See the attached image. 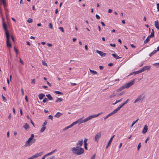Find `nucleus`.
I'll return each mask as SVG.
<instances>
[{"mask_svg":"<svg viewBox=\"0 0 159 159\" xmlns=\"http://www.w3.org/2000/svg\"><path fill=\"white\" fill-rule=\"evenodd\" d=\"M71 151L74 154L77 155H80L83 154L84 152V149L81 148L73 147L72 148Z\"/></svg>","mask_w":159,"mask_h":159,"instance_id":"nucleus-1","label":"nucleus"},{"mask_svg":"<svg viewBox=\"0 0 159 159\" xmlns=\"http://www.w3.org/2000/svg\"><path fill=\"white\" fill-rule=\"evenodd\" d=\"M2 26L3 28L5 31V35L7 38L6 40H9L10 34L8 30L7 29V24L4 22V19L2 18Z\"/></svg>","mask_w":159,"mask_h":159,"instance_id":"nucleus-2","label":"nucleus"},{"mask_svg":"<svg viewBox=\"0 0 159 159\" xmlns=\"http://www.w3.org/2000/svg\"><path fill=\"white\" fill-rule=\"evenodd\" d=\"M36 140V139L32 138L30 137L28 139V140L26 141L25 144L24 146V147L29 146L31 144L34 143Z\"/></svg>","mask_w":159,"mask_h":159,"instance_id":"nucleus-3","label":"nucleus"},{"mask_svg":"<svg viewBox=\"0 0 159 159\" xmlns=\"http://www.w3.org/2000/svg\"><path fill=\"white\" fill-rule=\"evenodd\" d=\"M102 113L101 112V113H99L98 114H94V115H91L89 116L88 117H87L85 118V119H84L83 120L84 123H85V122L89 120H90V119H92L93 118L96 117L98 116H99L100 115H101Z\"/></svg>","mask_w":159,"mask_h":159,"instance_id":"nucleus-4","label":"nucleus"},{"mask_svg":"<svg viewBox=\"0 0 159 159\" xmlns=\"http://www.w3.org/2000/svg\"><path fill=\"white\" fill-rule=\"evenodd\" d=\"M135 80V79H134L133 80H132L131 82H128L124 84V85L125 87V88H128L129 87L132 86L133 85L134 83V81Z\"/></svg>","mask_w":159,"mask_h":159,"instance_id":"nucleus-5","label":"nucleus"},{"mask_svg":"<svg viewBox=\"0 0 159 159\" xmlns=\"http://www.w3.org/2000/svg\"><path fill=\"white\" fill-rule=\"evenodd\" d=\"M129 99H128L124 102L122 103L116 109H115L114 110L116 112H117L124 105H125V104H127L128 103V102H129Z\"/></svg>","mask_w":159,"mask_h":159,"instance_id":"nucleus-6","label":"nucleus"},{"mask_svg":"<svg viewBox=\"0 0 159 159\" xmlns=\"http://www.w3.org/2000/svg\"><path fill=\"white\" fill-rule=\"evenodd\" d=\"M144 98V97H143L142 95H140L135 100L134 103H136L138 102H142Z\"/></svg>","mask_w":159,"mask_h":159,"instance_id":"nucleus-7","label":"nucleus"},{"mask_svg":"<svg viewBox=\"0 0 159 159\" xmlns=\"http://www.w3.org/2000/svg\"><path fill=\"white\" fill-rule=\"evenodd\" d=\"M101 136V133L100 132L98 133L94 137V141L98 142V140L100 138Z\"/></svg>","mask_w":159,"mask_h":159,"instance_id":"nucleus-8","label":"nucleus"},{"mask_svg":"<svg viewBox=\"0 0 159 159\" xmlns=\"http://www.w3.org/2000/svg\"><path fill=\"white\" fill-rule=\"evenodd\" d=\"M96 52L102 57H105L106 55L105 53H104L102 51H99L98 50H96Z\"/></svg>","mask_w":159,"mask_h":159,"instance_id":"nucleus-9","label":"nucleus"},{"mask_svg":"<svg viewBox=\"0 0 159 159\" xmlns=\"http://www.w3.org/2000/svg\"><path fill=\"white\" fill-rule=\"evenodd\" d=\"M83 140L82 139L81 140L79 141L78 142L76 143V147L77 148H80L83 145Z\"/></svg>","mask_w":159,"mask_h":159,"instance_id":"nucleus-10","label":"nucleus"},{"mask_svg":"<svg viewBox=\"0 0 159 159\" xmlns=\"http://www.w3.org/2000/svg\"><path fill=\"white\" fill-rule=\"evenodd\" d=\"M154 31L153 30H152V32H151V34L150 35L148 36L147 38L145 40H149V39L152 37H154Z\"/></svg>","mask_w":159,"mask_h":159,"instance_id":"nucleus-11","label":"nucleus"},{"mask_svg":"<svg viewBox=\"0 0 159 159\" xmlns=\"http://www.w3.org/2000/svg\"><path fill=\"white\" fill-rule=\"evenodd\" d=\"M114 136H115V135H114L113 136H112L110 140L109 141L108 143L107 144V145L106 147V149L107 148H108V147H109V146L110 145V144L111 143V142L112 141L113 139V138L114 137Z\"/></svg>","mask_w":159,"mask_h":159,"instance_id":"nucleus-12","label":"nucleus"},{"mask_svg":"<svg viewBox=\"0 0 159 159\" xmlns=\"http://www.w3.org/2000/svg\"><path fill=\"white\" fill-rule=\"evenodd\" d=\"M116 112L114 110L113 111L110 113V114H108L107 116L104 118V120L106 119L107 118L109 117L110 116H112L115 113H116Z\"/></svg>","mask_w":159,"mask_h":159,"instance_id":"nucleus-13","label":"nucleus"},{"mask_svg":"<svg viewBox=\"0 0 159 159\" xmlns=\"http://www.w3.org/2000/svg\"><path fill=\"white\" fill-rule=\"evenodd\" d=\"M148 129V127L146 125H145L144 126V127L143 128V130L142 132V133H143V134H145L147 132Z\"/></svg>","mask_w":159,"mask_h":159,"instance_id":"nucleus-14","label":"nucleus"},{"mask_svg":"<svg viewBox=\"0 0 159 159\" xmlns=\"http://www.w3.org/2000/svg\"><path fill=\"white\" fill-rule=\"evenodd\" d=\"M10 40H6L7 46L9 48L12 47V44L10 41Z\"/></svg>","mask_w":159,"mask_h":159,"instance_id":"nucleus-15","label":"nucleus"},{"mask_svg":"<svg viewBox=\"0 0 159 159\" xmlns=\"http://www.w3.org/2000/svg\"><path fill=\"white\" fill-rule=\"evenodd\" d=\"M155 26L156 27L158 30H159V23L158 20L154 22Z\"/></svg>","mask_w":159,"mask_h":159,"instance_id":"nucleus-16","label":"nucleus"},{"mask_svg":"<svg viewBox=\"0 0 159 159\" xmlns=\"http://www.w3.org/2000/svg\"><path fill=\"white\" fill-rule=\"evenodd\" d=\"M62 115V113H60L59 112H58L57 113V114L55 115L54 116L57 118H59L60 116H61Z\"/></svg>","mask_w":159,"mask_h":159,"instance_id":"nucleus-17","label":"nucleus"},{"mask_svg":"<svg viewBox=\"0 0 159 159\" xmlns=\"http://www.w3.org/2000/svg\"><path fill=\"white\" fill-rule=\"evenodd\" d=\"M45 96V95L43 93L39 94V98L40 100H42L43 98Z\"/></svg>","mask_w":159,"mask_h":159,"instance_id":"nucleus-18","label":"nucleus"},{"mask_svg":"<svg viewBox=\"0 0 159 159\" xmlns=\"http://www.w3.org/2000/svg\"><path fill=\"white\" fill-rule=\"evenodd\" d=\"M78 124L80 125L82 123H84L83 118H79L77 120Z\"/></svg>","mask_w":159,"mask_h":159,"instance_id":"nucleus-19","label":"nucleus"},{"mask_svg":"<svg viewBox=\"0 0 159 159\" xmlns=\"http://www.w3.org/2000/svg\"><path fill=\"white\" fill-rule=\"evenodd\" d=\"M23 128L27 130L29 128V125L27 123H25L23 126Z\"/></svg>","mask_w":159,"mask_h":159,"instance_id":"nucleus-20","label":"nucleus"},{"mask_svg":"<svg viewBox=\"0 0 159 159\" xmlns=\"http://www.w3.org/2000/svg\"><path fill=\"white\" fill-rule=\"evenodd\" d=\"M125 88L124 85L123 86H122L120 88L117 89V90H116V91L118 92L119 91H121L122 90H123L124 89H125Z\"/></svg>","mask_w":159,"mask_h":159,"instance_id":"nucleus-21","label":"nucleus"},{"mask_svg":"<svg viewBox=\"0 0 159 159\" xmlns=\"http://www.w3.org/2000/svg\"><path fill=\"white\" fill-rule=\"evenodd\" d=\"M46 96L50 100H52L53 98L51 96V95L49 94H48L46 95Z\"/></svg>","mask_w":159,"mask_h":159,"instance_id":"nucleus-22","label":"nucleus"},{"mask_svg":"<svg viewBox=\"0 0 159 159\" xmlns=\"http://www.w3.org/2000/svg\"><path fill=\"white\" fill-rule=\"evenodd\" d=\"M5 14L6 15V16L7 18V16H9L8 13V10L7 8H5Z\"/></svg>","mask_w":159,"mask_h":159,"instance_id":"nucleus-23","label":"nucleus"},{"mask_svg":"<svg viewBox=\"0 0 159 159\" xmlns=\"http://www.w3.org/2000/svg\"><path fill=\"white\" fill-rule=\"evenodd\" d=\"M90 72L93 75H96L97 74V72L95 71L92 70L90 69H89Z\"/></svg>","mask_w":159,"mask_h":159,"instance_id":"nucleus-24","label":"nucleus"},{"mask_svg":"<svg viewBox=\"0 0 159 159\" xmlns=\"http://www.w3.org/2000/svg\"><path fill=\"white\" fill-rule=\"evenodd\" d=\"M112 56L114 58H116L117 59H119V58H120V57L119 56L117 55L116 54H112Z\"/></svg>","mask_w":159,"mask_h":159,"instance_id":"nucleus-25","label":"nucleus"},{"mask_svg":"<svg viewBox=\"0 0 159 159\" xmlns=\"http://www.w3.org/2000/svg\"><path fill=\"white\" fill-rule=\"evenodd\" d=\"M63 100L61 98H57V99L56 101V102H61Z\"/></svg>","mask_w":159,"mask_h":159,"instance_id":"nucleus-26","label":"nucleus"},{"mask_svg":"<svg viewBox=\"0 0 159 159\" xmlns=\"http://www.w3.org/2000/svg\"><path fill=\"white\" fill-rule=\"evenodd\" d=\"M157 51L155 50L153 51L152 52H151L149 54V56L150 57L152 56L154 54L157 52Z\"/></svg>","mask_w":159,"mask_h":159,"instance_id":"nucleus-27","label":"nucleus"},{"mask_svg":"<svg viewBox=\"0 0 159 159\" xmlns=\"http://www.w3.org/2000/svg\"><path fill=\"white\" fill-rule=\"evenodd\" d=\"M143 70H144V71L146 70H148L149 68V67L148 66H143Z\"/></svg>","mask_w":159,"mask_h":159,"instance_id":"nucleus-28","label":"nucleus"},{"mask_svg":"<svg viewBox=\"0 0 159 159\" xmlns=\"http://www.w3.org/2000/svg\"><path fill=\"white\" fill-rule=\"evenodd\" d=\"M139 119H137L135 121H134L133 122L132 124L130 126L133 127V125L137 122V121Z\"/></svg>","mask_w":159,"mask_h":159,"instance_id":"nucleus-29","label":"nucleus"},{"mask_svg":"<svg viewBox=\"0 0 159 159\" xmlns=\"http://www.w3.org/2000/svg\"><path fill=\"white\" fill-rule=\"evenodd\" d=\"M42 128L40 130V132H43L45 130V129L46 128L45 126H42Z\"/></svg>","mask_w":159,"mask_h":159,"instance_id":"nucleus-30","label":"nucleus"},{"mask_svg":"<svg viewBox=\"0 0 159 159\" xmlns=\"http://www.w3.org/2000/svg\"><path fill=\"white\" fill-rule=\"evenodd\" d=\"M51 154H52V153L51 152H50V153H48V154H45V155H44V156H43V157H44V158L45 159V158L46 157H47V156H50V155H51Z\"/></svg>","mask_w":159,"mask_h":159,"instance_id":"nucleus-31","label":"nucleus"},{"mask_svg":"<svg viewBox=\"0 0 159 159\" xmlns=\"http://www.w3.org/2000/svg\"><path fill=\"white\" fill-rule=\"evenodd\" d=\"M33 21V20L30 18H29V19L27 20V22L28 23H31Z\"/></svg>","mask_w":159,"mask_h":159,"instance_id":"nucleus-32","label":"nucleus"},{"mask_svg":"<svg viewBox=\"0 0 159 159\" xmlns=\"http://www.w3.org/2000/svg\"><path fill=\"white\" fill-rule=\"evenodd\" d=\"M54 92L57 94H63V93L60 92H59V91H54Z\"/></svg>","mask_w":159,"mask_h":159,"instance_id":"nucleus-33","label":"nucleus"},{"mask_svg":"<svg viewBox=\"0 0 159 159\" xmlns=\"http://www.w3.org/2000/svg\"><path fill=\"white\" fill-rule=\"evenodd\" d=\"M78 123V120H77L76 121L73 122L71 124L73 126V125L76 124H77Z\"/></svg>","mask_w":159,"mask_h":159,"instance_id":"nucleus-34","label":"nucleus"},{"mask_svg":"<svg viewBox=\"0 0 159 159\" xmlns=\"http://www.w3.org/2000/svg\"><path fill=\"white\" fill-rule=\"evenodd\" d=\"M14 50L16 54H18L19 53L17 49L15 47H14Z\"/></svg>","mask_w":159,"mask_h":159,"instance_id":"nucleus-35","label":"nucleus"},{"mask_svg":"<svg viewBox=\"0 0 159 159\" xmlns=\"http://www.w3.org/2000/svg\"><path fill=\"white\" fill-rule=\"evenodd\" d=\"M87 140H88L86 138L84 139V144H87Z\"/></svg>","mask_w":159,"mask_h":159,"instance_id":"nucleus-36","label":"nucleus"},{"mask_svg":"<svg viewBox=\"0 0 159 159\" xmlns=\"http://www.w3.org/2000/svg\"><path fill=\"white\" fill-rule=\"evenodd\" d=\"M141 143H139L138 145V147H137V150H139V149L140 148V147H141Z\"/></svg>","mask_w":159,"mask_h":159,"instance_id":"nucleus-37","label":"nucleus"},{"mask_svg":"<svg viewBox=\"0 0 159 159\" xmlns=\"http://www.w3.org/2000/svg\"><path fill=\"white\" fill-rule=\"evenodd\" d=\"M116 96L115 93H113L110 96V98H113Z\"/></svg>","mask_w":159,"mask_h":159,"instance_id":"nucleus-38","label":"nucleus"},{"mask_svg":"<svg viewBox=\"0 0 159 159\" xmlns=\"http://www.w3.org/2000/svg\"><path fill=\"white\" fill-rule=\"evenodd\" d=\"M95 16H96V18L97 19L99 20L100 19V16L98 15L97 14H96Z\"/></svg>","mask_w":159,"mask_h":159,"instance_id":"nucleus-39","label":"nucleus"},{"mask_svg":"<svg viewBox=\"0 0 159 159\" xmlns=\"http://www.w3.org/2000/svg\"><path fill=\"white\" fill-rule=\"evenodd\" d=\"M49 28H50L51 29L53 28V26H52V23H51L49 24Z\"/></svg>","mask_w":159,"mask_h":159,"instance_id":"nucleus-40","label":"nucleus"},{"mask_svg":"<svg viewBox=\"0 0 159 159\" xmlns=\"http://www.w3.org/2000/svg\"><path fill=\"white\" fill-rule=\"evenodd\" d=\"M146 36L142 34L141 36V39L143 40H144Z\"/></svg>","mask_w":159,"mask_h":159,"instance_id":"nucleus-41","label":"nucleus"},{"mask_svg":"<svg viewBox=\"0 0 159 159\" xmlns=\"http://www.w3.org/2000/svg\"><path fill=\"white\" fill-rule=\"evenodd\" d=\"M49 119H51L52 120H53V116L51 115H50L48 116Z\"/></svg>","mask_w":159,"mask_h":159,"instance_id":"nucleus-42","label":"nucleus"},{"mask_svg":"<svg viewBox=\"0 0 159 159\" xmlns=\"http://www.w3.org/2000/svg\"><path fill=\"white\" fill-rule=\"evenodd\" d=\"M48 101V99L47 98H44V99L43 100V102H44V103H45L46 102H47Z\"/></svg>","mask_w":159,"mask_h":159,"instance_id":"nucleus-43","label":"nucleus"},{"mask_svg":"<svg viewBox=\"0 0 159 159\" xmlns=\"http://www.w3.org/2000/svg\"><path fill=\"white\" fill-rule=\"evenodd\" d=\"M42 63L43 65L47 66V64L44 61H43Z\"/></svg>","mask_w":159,"mask_h":159,"instance_id":"nucleus-44","label":"nucleus"},{"mask_svg":"<svg viewBox=\"0 0 159 159\" xmlns=\"http://www.w3.org/2000/svg\"><path fill=\"white\" fill-rule=\"evenodd\" d=\"M31 81H32L31 83H33L34 84H35V79H33Z\"/></svg>","mask_w":159,"mask_h":159,"instance_id":"nucleus-45","label":"nucleus"},{"mask_svg":"<svg viewBox=\"0 0 159 159\" xmlns=\"http://www.w3.org/2000/svg\"><path fill=\"white\" fill-rule=\"evenodd\" d=\"M1 2H2V3L4 5L5 4H6L5 0H1Z\"/></svg>","mask_w":159,"mask_h":159,"instance_id":"nucleus-46","label":"nucleus"},{"mask_svg":"<svg viewBox=\"0 0 159 159\" xmlns=\"http://www.w3.org/2000/svg\"><path fill=\"white\" fill-rule=\"evenodd\" d=\"M2 98L3 100L4 101H7L6 98L5 97L3 96V95H2Z\"/></svg>","mask_w":159,"mask_h":159,"instance_id":"nucleus-47","label":"nucleus"},{"mask_svg":"<svg viewBox=\"0 0 159 159\" xmlns=\"http://www.w3.org/2000/svg\"><path fill=\"white\" fill-rule=\"evenodd\" d=\"M124 93H125V92H124V91H123L122 92H121L120 93V94H118V96H121Z\"/></svg>","mask_w":159,"mask_h":159,"instance_id":"nucleus-48","label":"nucleus"},{"mask_svg":"<svg viewBox=\"0 0 159 159\" xmlns=\"http://www.w3.org/2000/svg\"><path fill=\"white\" fill-rule=\"evenodd\" d=\"M47 124V122L46 120H45V122L43 123V124L42 125V126H45V125Z\"/></svg>","mask_w":159,"mask_h":159,"instance_id":"nucleus-49","label":"nucleus"},{"mask_svg":"<svg viewBox=\"0 0 159 159\" xmlns=\"http://www.w3.org/2000/svg\"><path fill=\"white\" fill-rule=\"evenodd\" d=\"M59 29L62 32H63L64 31V29L62 27H60L59 28Z\"/></svg>","mask_w":159,"mask_h":159,"instance_id":"nucleus-50","label":"nucleus"},{"mask_svg":"<svg viewBox=\"0 0 159 159\" xmlns=\"http://www.w3.org/2000/svg\"><path fill=\"white\" fill-rule=\"evenodd\" d=\"M139 73H140L144 71V70L143 69V68H142L140 70H139Z\"/></svg>","mask_w":159,"mask_h":159,"instance_id":"nucleus-51","label":"nucleus"},{"mask_svg":"<svg viewBox=\"0 0 159 159\" xmlns=\"http://www.w3.org/2000/svg\"><path fill=\"white\" fill-rule=\"evenodd\" d=\"M110 45L112 47H116V44H112V43H110Z\"/></svg>","mask_w":159,"mask_h":159,"instance_id":"nucleus-52","label":"nucleus"},{"mask_svg":"<svg viewBox=\"0 0 159 159\" xmlns=\"http://www.w3.org/2000/svg\"><path fill=\"white\" fill-rule=\"evenodd\" d=\"M20 63H21L22 65H24V62L21 59V58H20Z\"/></svg>","mask_w":159,"mask_h":159,"instance_id":"nucleus-53","label":"nucleus"},{"mask_svg":"<svg viewBox=\"0 0 159 159\" xmlns=\"http://www.w3.org/2000/svg\"><path fill=\"white\" fill-rule=\"evenodd\" d=\"M157 6L158 11L159 12V3H157Z\"/></svg>","mask_w":159,"mask_h":159,"instance_id":"nucleus-54","label":"nucleus"},{"mask_svg":"<svg viewBox=\"0 0 159 159\" xmlns=\"http://www.w3.org/2000/svg\"><path fill=\"white\" fill-rule=\"evenodd\" d=\"M96 154H95L93 155L91 158V159H95V157Z\"/></svg>","mask_w":159,"mask_h":159,"instance_id":"nucleus-55","label":"nucleus"},{"mask_svg":"<svg viewBox=\"0 0 159 159\" xmlns=\"http://www.w3.org/2000/svg\"><path fill=\"white\" fill-rule=\"evenodd\" d=\"M25 99L27 102H28V97H27V95H25Z\"/></svg>","mask_w":159,"mask_h":159,"instance_id":"nucleus-56","label":"nucleus"},{"mask_svg":"<svg viewBox=\"0 0 159 159\" xmlns=\"http://www.w3.org/2000/svg\"><path fill=\"white\" fill-rule=\"evenodd\" d=\"M84 148L86 150H87L88 149L87 147V144H84Z\"/></svg>","mask_w":159,"mask_h":159,"instance_id":"nucleus-57","label":"nucleus"},{"mask_svg":"<svg viewBox=\"0 0 159 159\" xmlns=\"http://www.w3.org/2000/svg\"><path fill=\"white\" fill-rule=\"evenodd\" d=\"M47 83L49 86L51 87V86L52 85H51V84L48 81H47Z\"/></svg>","mask_w":159,"mask_h":159,"instance_id":"nucleus-58","label":"nucleus"},{"mask_svg":"<svg viewBox=\"0 0 159 159\" xmlns=\"http://www.w3.org/2000/svg\"><path fill=\"white\" fill-rule=\"evenodd\" d=\"M133 73H135V75H136L137 74H138L139 73V70L136 71H135V72H133Z\"/></svg>","mask_w":159,"mask_h":159,"instance_id":"nucleus-59","label":"nucleus"},{"mask_svg":"<svg viewBox=\"0 0 159 159\" xmlns=\"http://www.w3.org/2000/svg\"><path fill=\"white\" fill-rule=\"evenodd\" d=\"M122 100V98H121V99H120L119 100H116V102L117 103H118V102H121V101Z\"/></svg>","mask_w":159,"mask_h":159,"instance_id":"nucleus-60","label":"nucleus"},{"mask_svg":"<svg viewBox=\"0 0 159 159\" xmlns=\"http://www.w3.org/2000/svg\"><path fill=\"white\" fill-rule=\"evenodd\" d=\"M71 84V86H75L76 85V83H70Z\"/></svg>","mask_w":159,"mask_h":159,"instance_id":"nucleus-61","label":"nucleus"},{"mask_svg":"<svg viewBox=\"0 0 159 159\" xmlns=\"http://www.w3.org/2000/svg\"><path fill=\"white\" fill-rule=\"evenodd\" d=\"M113 65L112 63H110L108 64V66H111Z\"/></svg>","mask_w":159,"mask_h":159,"instance_id":"nucleus-62","label":"nucleus"},{"mask_svg":"<svg viewBox=\"0 0 159 159\" xmlns=\"http://www.w3.org/2000/svg\"><path fill=\"white\" fill-rule=\"evenodd\" d=\"M99 67L100 69L101 70H102L103 69V67L102 66H99Z\"/></svg>","mask_w":159,"mask_h":159,"instance_id":"nucleus-63","label":"nucleus"},{"mask_svg":"<svg viewBox=\"0 0 159 159\" xmlns=\"http://www.w3.org/2000/svg\"><path fill=\"white\" fill-rule=\"evenodd\" d=\"M112 11V10L111 9H109L108 10V12L109 13H111Z\"/></svg>","mask_w":159,"mask_h":159,"instance_id":"nucleus-64","label":"nucleus"}]
</instances>
